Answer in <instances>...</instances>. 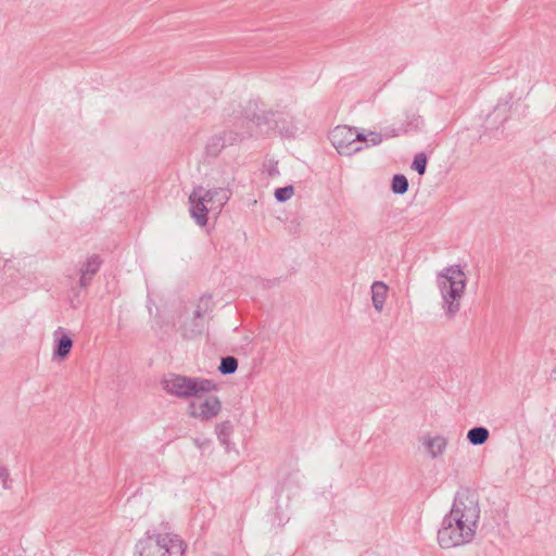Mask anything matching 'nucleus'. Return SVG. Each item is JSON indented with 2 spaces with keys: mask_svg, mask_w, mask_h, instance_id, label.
I'll list each match as a JSON object with an SVG mask.
<instances>
[{
  "mask_svg": "<svg viewBox=\"0 0 556 556\" xmlns=\"http://www.w3.org/2000/svg\"><path fill=\"white\" fill-rule=\"evenodd\" d=\"M511 93H508L504 99H501L489 118L493 116L494 119L501 118L502 123L506 122L508 119V112L511 109Z\"/></svg>",
  "mask_w": 556,
  "mask_h": 556,
  "instance_id": "nucleus-15",
  "label": "nucleus"
},
{
  "mask_svg": "<svg viewBox=\"0 0 556 556\" xmlns=\"http://www.w3.org/2000/svg\"><path fill=\"white\" fill-rule=\"evenodd\" d=\"M329 139L339 154L351 156L364 149L367 137L356 127L340 125L330 131Z\"/></svg>",
  "mask_w": 556,
  "mask_h": 556,
  "instance_id": "nucleus-5",
  "label": "nucleus"
},
{
  "mask_svg": "<svg viewBox=\"0 0 556 556\" xmlns=\"http://www.w3.org/2000/svg\"><path fill=\"white\" fill-rule=\"evenodd\" d=\"M490 437V431L483 426H477L468 430L467 440L472 445L484 444Z\"/></svg>",
  "mask_w": 556,
  "mask_h": 556,
  "instance_id": "nucleus-16",
  "label": "nucleus"
},
{
  "mask_svg": "<svg viewBox=\"0 0 556 556\" xmlns=\"http://www.w3.org/2000/svg\"><path fill=\"white\" fill-rule=\"evenodd\" d=\"M222 410V402L217 396H208L202 403L190 402L189 415L201 420H210Z\"/></svg>",
  "mask_w": 556,
  "mask_h": 556,
  "instance_id": "nucleus-7",
  "label": "nucleus"
},
{
  "mask_svg": "<svg viewBox=\"0 0 556 556\" xmlns=\"http://www.w3.org/2000/svg\"><path fill=\"white\" fill-rule=\"evenodd\" d=\"M203 191V187L200 186L189 195L190 215L199 226H205L207 224V214L208 211H211L202 194Z\"/></svg>",
  "mask_w": 556,
  "mask_h": 556,
  "instance_id": "nucleus-8",
  "label": "nucleus"
},
{
  "mask_svg": "<svg viewBox=\"0 0 556 556\" xmlns=\"http://www.w3.org/2000/svg\"><path fill=\"white\" fill-rule=\"evenodd\" d=\"M367 139L364 140L365 147H376L380 144L384 138L383 134L377 131H369L366 136Z\"/></svg>",
  "mask_w": 556,
  "mask_h": 556,
  "instance_id": "nucleus-25",
  "label": "nucleus"
},
{
  "mask_svg": "<svg viewBox=\"0 0 556 556\" xmlns=\"http://www.w3.org/2000/svg\"><path fill=\"white\" fill-rule=\"evenodd\" d=\"M412 168L416 170L419 175H424L427 169V156L424 152H420L415 155Z\"/></svg>",
  "mask_w": 556,
  "mask_h": 556,
  "instance_id": "nucleus-23",
  "label": "nucleus"
},
{
  "mask_svg": "<svg viewBox=\"0 0 556 556\" xmlns=\"http://www.w3.org/2000/svg\"><path fill=\"white\" fill-rule=\"evenodd\" d=\"M215 433L222 445L229 450L230 437L233 433V425L230 420H224L215 427Z\"/></svg>",
  "mask_w": 556,
  "mask_h": 556,
  "instance_id": "nucleus-14",
  "label": "nucleus"
},
{
  "mask_svg": "<svg viewBox=\"0 0 556 556\" xmlns=\"http://www.w3.org/2000/svg\"><path fill=\"white\" fill-rule=\"evenodd\" d=\"M238 369V359L235 356H224L220 359L218 370L222 375L235 374Z\"/></svg>",
  "mask_w": 556,
  "mask_h": 556,
  "instance_id": "nucleus-20",
  "label": "nucleus"
},
{
  "mask_svg": "<svg viewBox=\"0 0 556 556\" xmlns=\"http://www.w3.org/2000/svg\"><path fill=\"white\" fill-rule=\"evenodd\" d=\"M293 194H294V188L292 185L277 188L275 190V199L280 203L288 201L289 199H291V197Z\"/></svg>",
  "mask_w": 556,
  "mask_h": 556,
  "instance_id": "nucleus-24",
  "label": "nucleus"
},
{
  "mask_svg": "<svg viewBox=\"0 0 556 556\" xmlns=\"http://www.w3.org/2000/svg\"><path fill=\"white\" fill-rule=\"evenodd\" d=\"M211 442H212V441H211L210 439L201 440V439H199V438H195V439L193 440V443H194V444H195L200 450H204V448L208 447V446H210V444H211Z\"/></svg>",
  "mask_w": 556,
  "mask_h": 556,
  "instance_id": "nucleus-28",
  "label": "nucleus"
},
{
  "mask_svg": "<svg viewBox=\"0 0 556 556\" xmlns=\"http://www.w3.org/2000/svg\"><path fill=\"white\" fill-rule=\"evenodd\" d=\"M212 298L210 295L202 296L193 313V318L203 319L204 315L212 309Z\"/></svg>",
  "mask_w": 556,
  "mask_h": 556,
  "instance_id": "nucleus-22",
  "label": "nucleus"
},
{
  "mask_svg": "<svg viewBox=\"0 0 556 556\" xmlns=\"http://www.w3.org/2000/svg\"><path fill=\"white\" fill-rule=\"evenodd\" d=\"M59 333H61V336L55 339L53 355L55 357L65 358L73 348V340L61 327L58 328L54 334L58 336Z\"/></svg>",
  "mask_w": 556,
  "mask_h": 556,
  "instance_id": "nucleus-11",
  "label": "nucleus"
},
{
  "mask_svg": "<svg viewBox=\"0 0 556 556\" xmlns=\"http://www.w3.org/2000/svg\"><path fill=\"white\" fill-rule=\"evenodd\" d=\"M424 126V118L416 114H406V122L402 125L403 129H406V134L412 130H419Z\"/></svg>",
  "mask_w": 556,
  "mask_h": 556,
  "instance_id": "nucleus-21",
  "label": "nucleus"
},
{
  "mask_svg": "<svg viewBox=\"0 0 556 556\" xmlns=\"http://www.w3.org/2000/svg\"><path fill=\"white\" fill-rule=\"evenodd\" d=\"M163 389L177 397H198L216 389L213 380L169 374L162 380Z\"/></svg>",
  "mask_w": 556,
  "mask_h": 556,
  "instance_id": "nucleus-4",
  "label": "nucleus"
},
{
  "mask_svg": "<svg viewBox=\"0 0 556 556\" xmlns=\"http://www.w3.org/2000/svg\"><path fill=\"white\" fill-rule=\"evenodd\" d=\"M437 285L440 290L443 308L448 318H453L460 309V299L464 294L467 278L459 264L444 267L437 274Z\"/></svg>",
  "mask_w": 556,
  "mask_h": 556,
  "instance_id": "nucleus-2",
  "label": "nucleus"
},
{
  "mask_svg": "<svg viewBox=\"0 0 556 556\" xmlns=\"http://www.w3.org/2000/svg\"><path fill=\"white\" fill-rule=\"evenodd\" d=\"M211 211L219 213L231 198L229 188H212L202 192Z\"/></svg>",
  "mask_w": 556,
  "mask_h": 556,
  "instance_id": "nucleus-9",
  "label": "nucleus"
},
{
  "mask_svg": "<svg viewBox=\"0 0 556 556\" xmlns=\"http://www.w3.org/2000/svg\"><path fill=\"white\" fill-rule=\"evenodd\" d=\"M205 329L204 319L193 318L190 324H185L181 327L182 336L187 339H193L203 333Z\"/></svg>",
  "mask_w": 556,
  "mask_h": 556,
  "instance_id": "nucleus-17",
  "label": "nucleus"
},
{
  "mask_svg": "<svg viewBox=\"0 0 556 556\" xmlns=\"http://www.w3.org/2000/svg\"><path fill=\"white\" fill-rule=\"evenodd\" d=\"M388 286L382 281H375L371 285L372 305L377 312H381L387 299Z\"/></svg>",
  "mask_w": 556,
  "mask_h": 556,
  "instance_id": "nucleus-12",
  "label": "nucleus"
},
{
  "mask_svg": "<svg viewBox=\"0 0 556 556\" xmlns=\"http://www.w3.org/2000/svg\"><path fill=\"white\" fill-rule=\"evenodd\" d=\"M408 179L403 174H395L391 181V190L395 194H404L408 190Z\"/></svg>",
  "mask_w": 556,
  "mask_h": 556,
  "instance_id": "nucleus-19",
  "label": "nucleus"
},
{
  "mask_svg": "<svg viewBox=\"0 0 556 556\" xmlns=\"http://www.w3.org/2000/svg\"><path fill=\"white\" fill-rule=\"evenodd\" d=\"M276 113L271 110L261 111L260 113H253L252 115H248L247 118L252 121L256 126H267L271 127L273 124H277L275 121Z\"/></svg>",
  "mask_w": 556,
  "mask_h": 556,
  "instance_id": "nucleus-18",
  "label": "nucleus"
},
{
  "mask_svg": "<svg viewBox=\"0 0 556 556\" xmlns=\"http://www.w3.org/2000/svg\"><path fill=\"white\" fill-rule=\"evenodd\" d=\"M480 519L478 496L468 490L457 492L447 515L438 530L441 548H452L471 542Z\"/></svg>",
  "mask_w": 556,
  "mask_h": 556,
  "instance_id": "nucleus-1",
  "label": "nucleus"
},
{
  "mask_svg": "<svg viewBox=\"0 0 556 556\" xmlns=\"http://www.w3.org/2000/svg\"><path fill=\"white\" fill-rule=\"evenodd\" d=\"M185 542L177 534H155L147 531L136 544L138 556H184Z\"/></svg>",
  "mask_w": 556,
  "mask_h": 556,
  "instance_id": "nucleus-3",
  "label": "nucleus"
},
{
  "mask_svg": "<svg viewBox=\"0 0 556 556\" xmlns=\"http://www.w3.org/2000/svg\"><path fill=\"white\" fill-rule=\"evenodd\" d=\"M102 263H103V261L100 257V255H98V254H93V255L89 256L86 260V262L83 263V265L79 269V274H80L79 287L80 288L85 289L91 283L94 275L100 270Z\"/></svg>",
  "mask_w": 556,
  "mask_h": 556,
  "instance_id": "nucleus-10",
  "label": "nucleus"
},
{
  "mask_svg": "<svg viewBox=\"0 0 556 556\" xmlns=\"http://www.w3.org/2000/svg\"><path fill=\"white\" fill-rule=\"evenodd\" d=\"M406 134V129H403V127H399V128H395V127H387L384 129V138L388 139V138H393V137H399L401 135H404Z\"/></svg>",
  "mask_w": 556,
  "mask_h": 556,
  "instance_id": "nucleus-26",
  "label": "nucleus"
},
{
  "mask_svg": "<svg viewBox=\"0 0 556 556\" xmlns=\"http://www.w3.org/2000/svg\"><path fill=\"white\" fill-rule=\"evenodd\" d=\"M0 480L2 482L3 489L8 490L11 488V484H10L11 479H10V473H9L8 468H5V467L0 468Z\"/></svg>",
  "mask_w": 556,
  "mask_h": 556,
  "instance_id": "nucleus-27",
  "label": "nucleus"
},
{
  "mask_svg": "<svg viewBox=\"0 0 556 556\" xmlns=\"http://www.w3.org/2000/svg\"><path fill=\"white\" fill-rule=\"evenodd\" d=\"M241 134L235 130H223L215 134L208 138L205 146V153L207 156L217 157L227 146H232L235 142L241 140Z\"/></svg>",
  "mask_w": 556,
  "mask_h": 556,
  "instance_id": "nucleus-6",
  "label": "nucleus"
},
{
  "mask_svg": "<svg viewBox=\"0 0 556 556\" xmlns=\"http://www.w3.org/2000/svg\"><path fill=\"white\" fill-rule=\"evenodd\" d=\"M424 446L432 458L442 455L446 448V440L441 435L424 439Z\"/></svg>",
  "mask_w": 556,
  "mask_h": 556,
  "instance_id": "nucleus-13",
  "label": "nucleus"
}]
</instances>
